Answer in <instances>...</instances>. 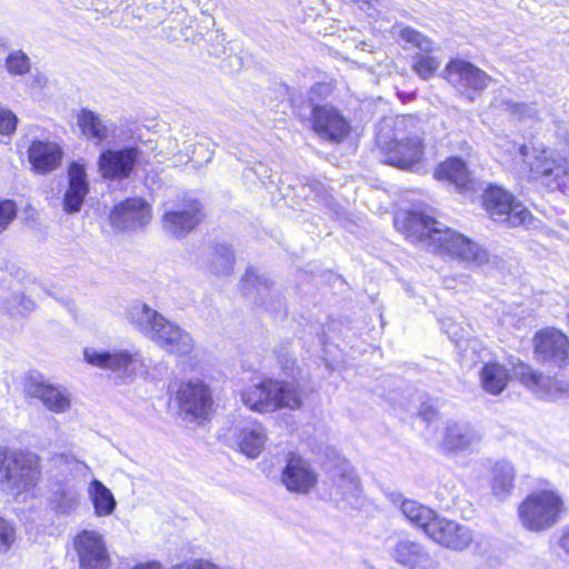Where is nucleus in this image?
<instances>
[{
	"mask_svg": "<svg viewBox=\"0 0 569 569\" xmlns=\"http://www.w3.org/2000/svg\"><path fill=\"white\" fill-rule=\"evenodd\" d=\"M178 401L181 412L192 419L206 418L212 407L211 391L200 380L183 383L178 391Z\"/></svg>",
	"mask_w": 569,
	"mask_h": 569,
	"instance_id": "16",
	"label": "nucleus"
},
{
	"mask_svg": "<svg viewBox=\"0 0 569 569\" xmlns=\"http://www.w3.org/2000/svg\"><path fill=\"white\" fill-rule=\"evenodd\" d=\"M24 393L38 399L51 412L64 413L71 408V392L61 385H53L41 376H29L23 381Z\"/></svg>",
	"mask_w": 569,
	"mask_h": 569,
	"instance_id": "11",
	"label": "nucleus"
},
{
	"mask_svg": "<svg viewBox=\"0 0 569 569\" xmlns=\"http://www.w3.org/2000/svg\"><path fill=\"white\" fill-rule=\"evenodd\" d=\"M509 379V370L498 362H488L480 371L481 386L491 395L501 393L507 387Z\"/></svg>",
	"mask_w": 569,
	"mask_h": 569,
	"instance_id": "34",
	"label": "nucleus"
},
{
	"mask_svg": "<svg viewBox=\"0 0 569 569\" xmlns=\"http://www.w3.org/2000/svg\"><path fill=\"white\" fill-rule=\"evenodd\" d=\"M137 158L138 150L136 148L106 150L98 159V168L106 179L127 178L133 170Z\"/></svg>",
	"mask_w": 569,
	"mask_h": 569,
	"instance_id": "24",
	"label": "nucleus"
},
{
	"mask_svg": "<svg viewBox=\"0 0 569 569\" xmlns=\"http://www.w3.org/2000/svg\"><path fill=\"white\" fill-rule=\"evenodd\" d=\"M445 78L462 93L482 91L490 82L489 76L463 60H452L445 69Z\"/></svg>",
	"mask_w": 569,
	"mask_h": 569,
	"instance_id": "15",
	"label": "nucleus"
},
{
	"mask_svg": "<svg viewBox=\"0 0 569 569\" xmlns=\"http://www.w3.org/2000/svg\"><path fill=\"white\" fill-rule=\"evenodd\" d=\"M80 491L73 483H59L50 497L52 509L60 515H71L79 506Z\"/></svg>",
	"mask_w": 569,
	"mask_h": 569,
	"instance_id": "32",
	"label": "nucleus"
},
{
	"mask_svg": "<svg viewBox=\"0 0 569 569\" xmlns=\"http://www.w3.org/2000/svg\"><path fill=\"white\" fill-rule=\"evenodd\" d=\"M329 93V86L326 83H316L311 87L308 99L310 103L315 107L316 102L322 98L326 97Z\"/></svg>",
	"mask_w": 569,
	"mask_h": 569,
	"instance_id": "47",
	"label": "nucleus"
},
{
	"mask_svg": "<svg viewBox=\"0 0 569 569\" xmlns=\"http://www.w3.org/2000/svg\"><path fill=\"white\" fill-rule=\"evenodd\" d=\"M482 436L470 423L465 421H449L441 431L438 446L448 455L476 451Z\"/></svg>",
	"mask_w": 569,
	"mask_h": 569,
	"instance_id": "13",
	"label": "nucleus"
},
{
	"mask_svg": "<svg viewBox=\"0 0 569 569\" xmlns=\"http://www.w3.org/2000/svg\"><path fill=\"white\" fill-rule=\"evenodd\" d=\"M77 123L81 132L97 144L109 138L116 131V124L103 120L98 113L81 109L77 114Z\"/></svg>",
	"mask_w": 569,
	"mask_h": 569,
	"instance_id": "30",
	"label": "nucleus"
},
{
	"mask_svg": "<svg viewBox=\"0 0 569 569\" xmlns=\"http://www.w3.org/2000/svg\"><path fill=\"white\" fill-rule=\"evenodd\" d=\"M201 218L200 203L189 199L176 208L166 210L162 219L163 228L171 236L180 238L193 230Z\"/></svg>",
	"mask_w": 569,
	"mask_h": 569,
	"instance_id": "17",
	"label": "nucleus"
},
{
	"mask_svg": "<svg viewBox=\"0 0 569 569\" xmlns=\"http://www.w3.org/2000/svg\"><path fill=\"white\" fill-rule=\"evenodd\" d=\"M390 555L397 563L407 569H429L433 563L422 545L407 539L399 540Z\"/></svg>",
	"mask_w": 569,
	"mask_h": 569,
	"instance_id": "27",
	"label": "nucleus"
},
{
	"mask_svg": "<svg viewBox=\"0 0 569 569\" xmlns=\"http://www.w3.org/2000/svg\"><path fill=\"white\" fill-rule=\"evenodd\" d=\"M54 463L59 467H70L72 470H79L81 468H88L83 462L77 460L72 456L57 455L54 457Z\"/></svg>",
	"mask_w": 569,
	"mask_h": 569,
	"instance_id": "46",
	"label": "nucleus"
},
{
	"mask_svg": "<svg viewBox=\"0 0 569 569\" xmlns=\"http://www.w3.org/2000/svg\"><path fill=\"white\" fill-rule=\"evenodd\" d=\"M27 152L32 170L39 174H46L58 169L63 158L61 147L49 140H32Z\"/></svg>",
	"mask_w": 569,
	"mask_h": 569,
	"instance_id": "25",
	"label": "nucleus"
},
{
	"mask_svg": "<svg viewBox=\"0 0 569 569\" xmlns=\"http://www.w3.org/2000/svg\"><path fill=\"white\" fill-rule=\"evenodd\" d=\"M240 399L247 408L259 413L279 409L295 410L302 405V391L295 380L263 379L244 388L240 392Z\"/></svg>",
	"mask_w": 569,
	"mask_h": 569,
	"instance_id": "7",
	"label": "nucleus"
},
{
	"mask_svg": "<svg viewBox=\"0 0 569 569\" xmlns=\"http://www.w3.org/2000/svg\"><path fill=\"white\" fill-rule=\"evenodd\" d=\"M69 186L63 198V208L67 212H78L89 191V183L84 166L72 162L68 168Z\"/></svg>",
	"mask_w": 569,
	"mask_h": 569,
	"instance_id": "28",
	"label": "nucleus"
},
{
	"mask_svg": "<svg viewBox=\"0 0 569 569\" xmlns=\"http://www.w3.org/2000/svg\"><path fill=\"white\" fill-rule=\"evenodd\" d=\"M128 317L142 335L169 353L187 356L194 348L189 332L144 303L132 306Z\"/></svg>",
	"mask_w": 569,
	"mask_h": 569,
	"instance_id": "5",
	"label": "nucleus"
},
{
	"mask_svg": "<svg viewBox=\"0 0 569 569\" xmlns=\"http://www.w3.org/2000/svg\"><path fill=\"white\" fill-rule=\"evenodd\" d=\"M376 141L383 162L402 170H412L425 154L421 124L412 116L383 118Z\"/></svg>",
	"mask_w": 569,
	"mask_h": 569,
	"instance_id": "3",
	"label": "nucleus"
},
{
	"mask_svg": "<svg viewBox=\"0 0 569 569\" xmlns=\"http://www.w3.org/2000/svg\"><path fill=\"white\" fill-rule=\"evenodd\" d=\"M151 220V208L141 198H130L117 206L110 213L111 224L120 230L144 227Z\"/></svg>",
	"mask_w": 569,
	"mask_h": 569,
	"instance_id": "19",
	"label": "nucleus"
},
{
	"mask_svg": "<svg viewBox=\"0 0 569 569\" xmlns=\"http://www.w3.org/2000/svg\"><path fill=\"white\" fill-rule=\"evenodd\" d=\"M501 108L515 117L517 120H522L523 118L532 117L535 113V110L523 103H517L511 100H503L501 102Z\"/></svg>",
	"mask_w": 569,
	"mask_h": 569,
	"instance_id": "42",
	"label": "nucleus"
},
{
	"mask_svg": "<svg viewBox=\"0 0 569 569\" xmlns=\"http://www.w3.org/2000/svg\"><path fill=\"white\" fill-rule=\"evenodd\" d=\"M34 308L33 301L27 299L23 295H13L11 300L8 301L6 309L11 315H22Z\"/></svg>",
	"mask_w": 569,
	"mask_h": 569,
	"instance_id": "41",
	"label": "nucleus"
},
{
	"mask_svg": "<svg viewBox=\"0 0 569 569\" xmlns=\"http://www.w3.org/2000/svg\"><path fill=\"white\" fill-rule=\"evenodd\" d=\"M535 350L541 361L562 367L569 358V339L559 330L546 329L536 335Z\"/></svg>",
	"mask_w": 569,
	"mask_h": 569,
	"instance_id": "21",
	"label": "nucleus"
},
{
	"mask_svg": "<svg viewBox=\"0 0 569 569\" xmlns=\"http://www.w3.org/2000/svg\"><path fill=\"white\" fill-rule=\"evenodd\" d=\"M483 206L492 220L507 227L528 226L532 220L531 212L521 202L497 186L486 190Z\"/></svg>",
	"mask_w": 569,
	"mask_h": 569,
	"instance_id": "10",
	"label": "nucleus"
},
{
	"mask_svg": "<svg viewBox=\"0 0 569 569\" xmlns=\"http://www.w3.org/2000/svg\"><path fill=\"white\" fill-rule=\"evenodd\" d=\"M400 510L410 523L417 528L422 529L425 532L427 531V527L431 525L435 517L437 516L432 509L416 500L410 499L402 501Z\"/></svg>",
	"mask_w": 569,
	"mask_h": 569,
	"instance_id": "36",
	"label": "nucleus"
},
{
	"mask_svg": "<svg viewBox=\"0 0 569 569\" xmlns=\"http://www.w3.org/2000/svg\"><path fill=\"white\" fill-rule=\"evenodd\" d=\"M515 376L540 398L556 400L567 393L569 386L533 371L529 366L519 363L515 367Z\"/></svg>",
	"mask_w": 569,
	"mask_h": 569,
	"instance_id": "22",
	"label": "nucleus"
},
{
	"mask_svg": "<svg viewBox=\"0 0 569 569\" xmlns=\"http://www.w3.org/2000/svg\"><path fill=\"white\" fill-rule=\"evenodd\" d=\"M399 36L401 40L421 51L415 57L413 70L422 79L431 77L441 63L440 59L431 54L433 50L432 41L410 27L401 28Z\"/></svg>",
	"mask_w": 569,
	"mask_h": 569,
	"instance_id": "20",
	"label": "nucleus"
},
{
	"mask_svg": "<svg viewBox=\"0 0 569 569\" xmlns=\"http://www.w3.org/2000/svg\"><path fill=\"white\" fill-rule=\"evenodd\" d=\"M16 540V529L4 518L0 517V553L7 552Z\"/></svg>",
	"mask_w": 569,
	"mask_h": 569,
	"instance_id": "40",
	"label": "nucleus"
},
{
	"mask_svg": "<svg viewBox=\"0 0 569 569\" xmlns=\"http://www.w3.org/2000/svg\"><path fill=\"white\" fill-rule=\"evenodd\" d=\"M83 359L96 368L110 371L117 383L132 382L142 365L140 353L129 349L103 350L87 347Z\"/></svg>",
	"mask_w": 569,
	"mask_h": 569,
	"instance_id": "9",
	"label": "nucleus"
},
{
	"mask_svg": "<svg viewBox=\"0 0 569 569\" xmlns=\"http://www.w3.org/2000/svg\"><path fill=\"white\" fill-rule=\"evenodd\" d=\"M395 227L412 242L446 253L460 261L481 266L489 260L487 250L463 234L420 211H399Z\"/></svg>",
	"mask_w": 569,
	"mask_h": 569,
	"instance_id": "1",
	"label": "nucleus"
},
{
	"mask_svg": "<svg viewBox=\"0 0 569 569\" xmlns=\"http://www.w3.org/2000/svg\"><path fill=\"white\" fill-rule=\"evenodd\" d=\"M565 510L562 497L557 491L548 489L531 492L518 507L521 525L532 532L552 528L559 522Z\"/></svg>",
	"mask_w": 569,
	"mask_h": 569,
	"instance_id": "8",
	"label": "nucleus"
},
{
	"mask_svg": "<svg viewBox=\"0 0 569 569\" xmlns=\"http://www.w3.org/2000/svg\"><path fill=\"white\" fill-rule=\"evenodd\" d=\"M513 168L528 180L541 181L555 190L569 183V163L543 146L517 144L507 141Z\"/></svg>",
	"mask_w": 569,
	"mask_h": 569,
	"instance_id": "4",
	"label": "nucleus"
},
{
	"mask_svg": "<svg viewBox=\"0 0 569 569\" xmlns=\"http://www.w3.org/2000/svg\"><path fill=\"white\" fill-rule=\"evenodd\" d=\"M233 254L229 248H219L211 253L209 269L212 273L228 274L233 267Z\"/></svg>",
	"mask_w": 569,
	"mask_h": 569,
	"instance_id": "37",
	"label": "nucleus"
},
{
	"mask_svg": "<svg viewBox=\"0 0 569 569\" xmlns=\"http://www.w3.org/2000/svg\"><path fill=\"white\" fill-rule=\"evenodd\" d=\"M435 179L453 184L458 190L466 191L471 184L470 172L465 161L457 157H451L441 162L435 170Z\"/></svg>",
	"mask_w": 569,
	"mask_h": 569,
	"instance_id": "31",
	"label": "nucleus"
},
{
	"mask_svg": "<svg viewBox=\"0 0 569 569\" xmlns=\"http://www.w3.org/2000/svg\"><path fill=\"white\" fill-rule=\"evenodd\" d=\"M41 476V459L29 450L0 445V486L10 495L33 489Z\"/></svg>",
	"mask_w": 569,
	"mask_h": 569,
	"instance_id": "6",
	"label": "nucleus"
},
{
	"mask_svg": "<svg viewBox=\"0 0 569 569\" xmlns=\"http://www.w3.org/2000/svg\"><path fill=\"white\" fill-rule=\"evenodd\" d=\"M30 67L29 57L21 50L12 51L6 59V68L11 74H26L29 72Z\"/></svg>",
	"mask_w": 569,
	"mask_h": 569,
	"instance_id": "39",
	"label": "nucleus"
},
{
	"mask_svg": "<svg viewBox=\"0 0 569 569\" xmlns=\"http://www.w3.org/2000/svg\"><path fill=\"white\" fill-rule=\"evenodd\" d=\"M426 535L436 543L459 551L467 549L473 540L469 528L438 515L427 527Z\"/></svg>",
	"mask_w": 569,
	"mask_h": 569,
	"instance_id": "14",
	"label": "nucleus"
},
{
	"mask_svg": "<svg viewBox=\"0 0 569 569\" xmlns=\"http://www.w3.org/2000/svg\"><path fill=\"white\" fill-rule=\"evenodd\" d=\"M243 290L247 296L261 295L270 289L271 282L258 274L253 269L247 270L243 277Z\"/></svg>",
	"mask_w": 569,
	"mask_h": 569,
	"instance_id": "38",
	"label": "nucleus"
},
{
	"mask_svg": "<svg viewBox=\"0 0 569 569\" xmlns=\"http://www.w3.org/2000/svg\"><path fill=\"white\" fill-rule=\"evenodd\" d=\"M80 569H108L111 559L103 536L97 530L84 529L73 539Z\"/></svg>",
	"mask_w": 569,
	"mask_h": 569,
	"instance_id": "12",
	"label": "nucleus"
},
{
	"mask_svg": "<svg viewBox=\"0 0 569 569\" xmlns=\"http://www.w3.org/2000/svg\"><path fill=\"white\" fill-rule=\"evenodd\" d=\"M281 481L291 492L308 493L318 483V473L309 461L300 456L290 455L281 473Z\"/></svg>",
	"mask_w": 569,
	"mask_h": 569,
	"instance_id": "18",
	"label": "nucleus"
},
{
	"mask_svg": "<svg viewBox=\"0 0 569 569\" xmlns=\"http://www.w3.org/2000/svg\"><path fill=\"white\" fill-rule=\"evenodd\" d=\"M313 129L322 139L338 142L347 137L350 126L337 109L315 106Z\"/></svg>",
	"mask_w": 569,
	"mask_h": 569,
	"instance_id": "23",
	"label": "nucleus"
},
{
	"mask_svg": "<svg viewBox=\"0 0 569 569\" xmlns=\"http://www.w3.org/2000/svg\"><path fill=\"white\" fill-rule=\"evenodd\" d=\"M331 495L353 506L361 496L360 482L353 469L345 463L335 469L332 473Z\"/></svg>",
	"mask_w": 569,
	"mask_h": 569,
	"instance_id": "29",
	"label": "nucleus"
},
{
	"mask_svg": "<svg viewBox=\"0 0 569 569\" xmlns=\"http://www.w3.org/2000/svg\"><path fill=\"white\" fill-rule=\"evenodd\" d=\"M515 477L516 471L510 462L505 460L496 462L491 469L492 493L500 499L509 496L513 488Z\"/></svg>",
	"mask_w": 569,
	"mask_h": 569,
	"instance_id": "35",
	"label": "nucleus"
},
{
	"mask_svg": "<svg viewBox=\"0 0 569 569\" xmlns=\"http://www.w3.org/2000/svg\"><path fill=\"white\" fill-rule=\"evenodd\" d=\"M87 491L97 517H108L113 513L117 501L110 489L101 481L93 479L89 483Z\"/></svg>",
	"mask_w": 569,
	"mask_h": 569,
	"instance_id": "33",
	"label": "nucleus"
},
{
	"mask_svg": "<svg viewBox=\"0 0 569 569\" xmlns=\"http://www.w3.org/2000/svg\"><path fill=\"white\" fill-rule=\"evenodd\" d=\"M17 208L14 202L6 200L0 202V233L7 229L10 222L14 219Z\"/></svg>",
	"mask_w": 569,
	"mask_h": 569,
	"instance_id": "44",
	"label": "nucleus"
},
{
	"mask_svg": "<svg viewBox=\"0 0 569 569\" xmlns=\"http://www.w3.org/2000/svg\"><path fill=\"white\" fill-rule=\"evenodd\" d=\"M18 123L17 116L9 109L0 107V133L11 134L16 131Z\"/></svg>",
	"mask_w": 569,
	"mask_h": 569,
	"instance_id": "43",
	"label": "nucleus"
},
{
	"mask_svg": "<svg viewBox=\"0 0 569 569\" xmlns=\"http://www.w3.org/2000/svg\"><path fill=\"white\" fill-rule=\"evenodd\" d=\"M132 569H162V566L158 561H150L146 563H140Z\"/></svg>",
	"mask_w": 569,
	"mask_h": 569,
	"instance_id": "49",
	"label": "nucleus"
},
{
	"mask_svg": "<svg viewBox=\"0 0 569 569\" xmlns=\"http://www.w3.org/2000/svg\"><path fill=\"white\" fill-rule=\"evenodd\" d=\"M234 440L241 453L250 459H256L264 448L266 429L257 420L241 421L236 427Z\"/></svg>",
	"mask_w": 569,
	"mask_h": 569,
	"instance_id": "26",
	"label": "nucleus"
},
{
	"mask_svg": "<svg viewBox=\"0 0 569 569\" xmlns=\"http://www.w3.org/2000/svg\"><path fill=\"white\" fill-rule=\"evenodd\" d=\"M171 569H220L217 565L209 560L197 559L190 562H182L172 566Z\"/></svg>",
	"mask_w": 569,
	"mask_h": 569,
	"instance_id": "45",
	"label": "nucleus"
},
{
	"mask_svg": "<svg viewBox=\"0 0 569 569\" xmlns=\"http://www.w3.org/2000/svg\"><path fill=\"white\" fill-rule=\"evenodd\" d=\"M559 546L569 556V528L566 529L560 538Z\"/></svg>",
	"mask_w": 569,
	"mask_h": 569,
	"instance_id": "48",
	"label": "nucleus"
},
{
	"mask_svg": "<svg viewBox=\"0 0 569 569\" xmlns=\"http://www.w3.org/2000/svg\"><path fill=\"white\" fill-rule=\"evenodd\" d=\"M395 227L412 242L446 253L460 261L481 266L489 260L487 250L463 234L420 211H399Z\"/></svg>",
	"mask_w": 569,
	"mask_h": 569,
	"instance_id": "2",
	"label": "nucleus"
}]
</instances>
